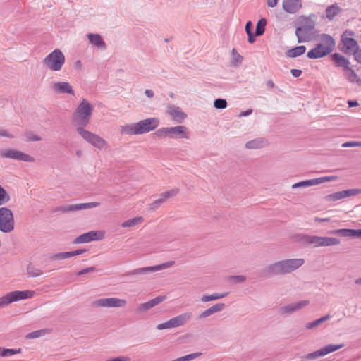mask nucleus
<instances>
[{
  "instance_id": "obj_47",
  "label": "nucleus",
  "mask_w": 361,
  "mask_h": 361,
  "mask_svg": "<svg viewBox=\"0 0 361 361\" xmlns=\"http://www.w3.org/2000/svg\"><path fill=\"white\" fill-rule=\"evenodd\" d=\"M228 279L235 283H242L246 281V276L243 275L230 276Z\"/></svg>"
},
{
  "instance_id": "obj_54",
  "label": "nucleus",
  "mask_w": 361,
  "mask_h": 361,
  "mask_svg": "<svg viewBox=\"0 0 361 361\" xmlns=\"http://www.w3.org/2000/svg\"><path fill=\"white\" fill-rule=\"evenodd\" d=\"M212 314H213V312H211L209 308H208V309L205 310L204 311L202 312L200 314L199 318L200 319H204V318L209 317V316H211Z\"/></svg>"
},
{
  "instance_id": "obj_14",
  "label": "nucleus",
  "mask_w": 361,
  "mask_h": 361,
  "mask_svg": "<svg viewBox=\"0 0 361 361\" xmlns=\"http://www.w3.org/2000/svg\"><path fill=\"white\" fill-rule=\"evenodd\" d=\"M343 346V344H329L317 351L306 355L305 358L307 360H314L319 357L325 356L331 353L335 352L342 348Z\"/></svg>"
},
{
  "instance_id": "obj_23",
  "label": "nucleus",
  "mask_w": 361,
  "mask_h": 361,
  "mask_svg": "<svg viewBox=\"0 0 361 361\" xmlns=\"http://www.w3.org/2000/svg\"><path fill=\"white\" fill-rule=\"evenodd\" d=\"M341 42L343 46V51L346 54H353V52L358 48V44L353 38H345L344 39H341Z\"/></svg>"
},
{
  "instance_id": "obj_63",
  "label": "nucleus",
  "mask_w": 361,
  "mask_h": 361,
  "mask_svg": "<svg viewBox=\"0 0 361 361\" xmlns=\"http://www.w3.org/2000/svg\"><path fill=\"white\" fill-rule=\"evenodd\" d=\"M278 4V0H267V6L270 8L275 7Z\"/></svg>"
},
{
  "instance_id": "obj_10",
  "label": "nucleus",
  "mask_w": 361,
  "mask_h": 361,
  "mask_svg": "<svg viewBox=\"0 0 361 361\" xmlns=\"http://www.w3.org/2000/svg\"><path fill=\"white\" fill-rule=\"evenodd\" d=\"M174 262L173 261H169L161 264L155 265V266H151V267H142L135 269L133 270H131L128 271L126 275L127 276H137V275H145L149 274L152 272L158 271L166 268H169L173 265Z\"/></svg>"
},
{
  "instance_id": "obj_55",
  "label": "nucleus",
  "mask_w": 361,
  "mask_h": 361,
  "mask_svg": "<svg viewBox=\"0 0 361 361\" xmlns=\"http://www.w3.org/2000/svg\"><path fill=\"white\" fill-rule=\"evenodd\" d=\"M95 270V268L94 267H88V268H85L84 269H82L79 271L77 272V275L78 276H81V275H83L85 274H87V273H90V272H92Z\"/></svg>"
},
{
  "instance_id": "obj_59",
  "label": "nucleus",
  "mask_w": 361,
  "mask_h": 361,
  "mask_svg": "<svg viewBox=\"0 0 361 361\" xmlns=\"http://www.w3.org/2000/svg\"><path fill=\"white\" fill-rule=\"evenodd\" d=\"M85 251H86L85 250H82V249H79V250H73V251H70L71 256L72 257H74V256L80 255L83 254Z\"/></svg>"
},
{
  "instance_id": "obj_9",
  "label": "nucleus",
  "mask_w": 361,
  "mask_h": 361,
  "mask_svg": "<svg viewBox=\"0 0 361 361\" xmlns=\"http://www.w3.org/2000/svg\"><path fill=\"white\" fill-rule=\"evenodd\" d=\"M127 304V301L119 298H102L93 302L94 307L122 308Z\"/></svg>"
},
{
  "instance_id": "obj_42",
  "label": "nucleus",
  "mask_w": 361,
  "mask_h": 361,
  "mask_svg": "<svg viewBox=\"0 0 361 361\" xmlns=\"http://www.w3.org/2000/svg\"><path fill=\"white\" fill-rule=\"evenodd\" d=\"M10 200L8 193L0 185V206L5 204Z\"/></svg>"
},
{
  "instance_id": "obj_46",
  "label": "nucleus",
  "mask_w": 361,
  "mask_h": 361,
  "mask_svg": "<svg viewBox=\"0 0 361 361\" xmlns=\"http://www.w3.org/2000/svg\"><path fill=\"white\" fill-rule=\"evenodd\" d=\"M335 176H323L317 178L313 179L314 185H319L327 181H331L336 180Z\"/></svg>"
},
{
  "instance_id": "obj_16",
  "label": "nucleus",
  "mask_w": 361,
  "mask_h": 361,
  "mask_svg": "<svg viewBox=\"0 0 361 361\" xmlns=\"http://www.w3.org/2000/svg\"><path fill=\"white\" fill-rule=\"evenodd\" d=\"M99 205V202H87V203H80L75 204H68L61 206L58 208L57 211L62 213H68L71 212L87 209L90 208L97 207Z\"/></svg>"
},
{
  "instance_id": "obj_58",
  "label": "nucleus",
  "mask_w": 361,
  "mask_h": 361,
  "mask_svg": "<svg viewBox=\"0 0 361 361\" xmlns=\"http://www.w3.org/2000/svg\"><path fill=\"white\" fill-rule=\"evenodd\" d=\"M130 358L128 356H119L107 361H130Z\"/></svg>"
},
{
  "instance_id": "obj_51",
  "label": "nucleus",
  "mask_w": 361,
  "mask_h": 361,
  "mask_svg": "<svg viewBox=\"0 0 361 361\" xmlns=\"http://www.w3.org/2000/svg\"><path fill=\"white\" fill-rule=\"evenodd\" d=\"M343 147H361V142L356 141H350L346 142L342 144Z\"/></svg>"
},
{
  "instance_id": "obj_57",
  "label": "nucleus",
  "mask_w": 361,
  "mask_h": 361,
  "mask_svg": "<svg viewBox=\"0 0 361 361\" xmlns=\"http://www.w3.org/2000/svg\"><path fill=\"white\" fill-rule=\"evenodd\" d=\"M354 35V32L350 30H346L341 36V39H344L345 38H352L351 37Z\"/></svg>"
},
{
  "instance_id": "obj_64",
  "label": "nucleus",
  "mask_w": 361,
  "mask_h": 361,
  "mask_svg": "<svg viewBox=\"0 0 361 361\" xmlns=\"http://www.w3.org/2000/svg\"><path fill=\"white\" fill-rule=\"evenodd\" d=\"M252 112V109H248L247 111H242L239 116L240 117H245V116H250Z\"/></svg>"
},
{
  "instance_id": "obj_21",
  "label": "nucleus",
  "mask_w": 361,
  "mask_h": 361,
  "mask_svg": "<svg viewBox=\"0 0 361 361\" xmlns=\"http://www.w3.org/2000/svg\"><path fill=\"white\" fill-rule=\"evenodd\" d=\"M329 54L330 53L326 50L323 45L318 44L314 48L307 52V57L309 59H319L324 57Z\"/></svg>"
},
{
  "instance_id": "obj_62",
  "label": "nucleus",
  "mask_w": 361,
  "mask_h": 361,
  "mask_svg": "<svg viewBox=\"0 0 361 361\" xmlns=\"http://www.w3.org/2000/svg\"><path fill=\"white\" fill-rule=\"evenodd\" d=\"M290 73L293 77L298 78L302 74V71L300 69H291Z\"/></svg>"
},
{
  "instance_id": "obj_30",
  "label": "nucleus",
  "mask_w": 361,
  "mask_h": 361,
  "mask_svg": "<svg viewBox=\"0 0 361 361\" xmlns=\"http://www.w3.org/2000/svg\"><path fill=\"white\" fill-rule=\"evenodd\" d=\"M310 238L311 235L302 233L295 234L292 237L294 242L299 243L304 245H310Z\"/></svg>"
},
{
  "instance_id": "obj_31",
  "label": "nucleus",
  "mask_w": 361,
  "mask_h": 361,
  "mask_svg": "<svg viewBox=\"0 0 361 361\" xmlns=\"http://www.w3.org/2000/svg\"><path fill=\"white\" fill-rule=\"evenodd\" d=\"M331 317V315L326 314V315L322 317L319 319H316L313 322L306 323L305 327L306 329H315L318 326H319L321 324H322L323 322L330 319Z\"/></svg>"
},
{
  "instance_id": "obj_35",
  "label": "nucleus",
  "mask_w": 361,
  "mask_h": 361,
  "mask_svg": "<svg viewBox=\"0 0 361 361\" xmlns=\"http://www.w3.org/2000/svg\"><path fill=\"white\" fill-rule=\"evenodd\" d=\"M243 56L239 54L235 49H233L231 54V63L233 66H239L243 61Z\"/></svg>"
},
{
  "instance_id": "obj_52",
  "label": "nucleus",
  "mask_w": 361,
  "mask_h": 361,
  "mask_svg": "<svg viewBox=\"0 0 361 361\" xmlns=\"http://www.w3.org/2000/svg\"><path fill=\"white\" fill-rule=\"evenodd\" d=\"M0 137L13 138L14 135L10 133L8 130L0 129Z\"/></svg>"
},
{
  "instance_id": "obj_48",
  "label": "nucleus",
  "mask_w": 361,
  "mask_h": 361,
  "mask_svg": "<svg viewBox=\"0 0 361 361\" xmlns=\"http://www.w3.org/2000/svg\"><path fill=\"white\" fill-rule=\"evenodd\" d=\"M216 109H224L227 106V102L224 99H216L214 102Z\"/></svg>"
},
{
  "instance_id": "obj_37",
  "label": "nucleus",
  "mask_w": 361,
  "mask_h": 361,
  "mask_svg": "<svg viewBox=\"0 0 361 361\" xmlns=\"http://www.w3.org/2000/svg\"><path fill=\"white\" fill-rule=\"evenodd\" d=\"M21 349H8L0 348V355L1 357H11L16 354L20 353Z\"/></svg>"
},
{
  "instance_id": "obj_43",
  "label": "nucleus",
  "mask_w": 361,
  "mask_h": 361,
  "mask_svg": "<svg viewBox=\"0 0 361 361\" xmlns=\"http://www.w3.org/2000/svg\"><path fill=\"white\" fill-rule=\"evenodd\" d=\"M71 257V252H59L52 255L50 257V259L51 260H62L67 258Z\"/></svg>"
},
{
  "instance_id": "obj_4",
  "label": "nucleus",
  "mask_w": 361,
  "mask_h": 361,
  "mask_svg": "<svg viewBox=\"0 0 361 361\" xmlns=\"http://www.w3.org/2000/svg\"><path fill=\"white\" fill-rule=\"evenodd\" d=\"M154 135L159 138L174 140L190 138V131L185 126L162 127L157 129L155 131Z\"/></svg>"
},
{
  "instance_id": "obj_3",
  "label": "nucleus",
  "mask_w": 361,
  "mask_h": 361,
  "mask_svg": "<svg viewBox=\"0 0 361 361\" xmlns=\"http://www.w3.org/2000/svg\"><path fill=\"white\" fill-rule=\"evenodd\" d=\"M304 262L302 258L283 259L269 264L265 271L270 275H285L297 270Z\"/></svg>"
},
{
  "instance_id": "obj_13",
  "label": "nucleus",
  "mask_w": 361,
  "mask_h": 361,
  "mask_svg": "<svg viewBox=\"0 0 361 361\" xmlns=\"http://www.w3.org/2000/svg\"><path fill=\"white\" fill-rule=\"evenodd\" d=\"M340 240L336 238L311 235L310 245L314 247H327L337 245Z\"/></svg>"
},
{
  "instance_id": "obj_28",
  "label": "nucleus",
  "mask_w": 361,
  "mask_h": 361,
  "mask_svg": "<svg viewBox=\"0 0 361 361\" xmlns=\"http://www.w3.org/2000/svg\"><path fill=\"white\" fill-rule=\"evenodd\" d=\"M295 35L299 43L305 42L309 40L308 30L303 27H299L295 30Z\"/></svg>"
},
{
  "instance_id": "obj_8",
  "label": "nucleus",
  "mask_w": 361,
  "mask_h": 361,
  "mask_svg": "<svg viewBox=\"0 0 361 361\" xmlns=\"http://www.w3.org/2000/svg\"><path fill=\"white\" fill-rule=\"evenodd\" d=\"M14 218L11 210L7 207L0 208V231L11 233L14 229Z\"/></svg>"
},
{
  "instance_id": "obj_1",
  "label": "nucleus",
  "mask_w": 361,
  "mask_h": 361,
  "mask_svg": "<svg viewBox=\"0 0 361 361\" xmlns=\"http://www.w3.org/2000/svg\"><path fill=\"white\" fill-rule=\"evenodd\" d=\"M94 106L86 99H82L72 115V121L76 126V132L86 142L94 147L102 149L108 146L107 142L99 135L85 128L91 120Z\"/></svg>"
},
{
  "instance_id": "obj_60",
  "label": "nucleus",
  "mask_w": 361,
  "mask_h": 361,
  "mask_svg": "<svg viewBox=\"0 0 361 361\" xmlns=\"http://www.w3.org/2000/svg\"><path fill=\"white\" fill-rule=\"evenodd\" d=\"M179 192H180V190L178 188H173V189H171V190L167 191V192L169 193V197L171 198L177 195L179 193Z\"/></svg>"
},
{
  "instance_id": "obj_20",
  "label": "nucleus",
  "mask_w": 361,
  "mask_h": 361,
  "mask_svg": "<svg viewBox=\"0 0 361 361\" xmlns=\"http://www.w3.org/2000/svg\"><path fill=\"white\" fill-rule=\"evenodd\" d=\"M269 145L268 140L264 137H257L247 141L245 147L248 149H259L267 147Z\"/></svg>"
},
{
  "instance_id": "obj_29",
  "label": "nucleus",
  "mask_w": 361,
  "mask_h": 361,
  "mask_svg": "<svg viewBox=\"0 0 361 361\" xmlns=\"http://www.w3.org/2000/svg\"><path fill=\"white\" fill-rule=\"evenodd\" d=\"M306 51V47L303 45L298 46L295 48L289 49L286 55L287 57L295 58L302 55Z\"/></svg>"
},
{
  "instance_id": "obj_34",
  "label": "nucleus",
  "mask_w": 361,
  "mask_h": 361,
  "mask_svg": "<svg viewBox=\"0 0 361 361\" xmlns=\"http://www.w3.org/2000/svg\"><path fill=\"white\" fill-rule=\"evenodd\" d=\"M228 295V293H213L211 295H204L201 298V301L202 302H207L212 300H216L219 299H221L225 298Z\"/></svg>"
},
{
  "instance_id": "obj_38",
  "label": "nucleus",
  "mask_w": 361,
  "mask_h": 361,
  "mask_svg": "<svg viewBox=\"0 0 361 361\" xmlns=\"http://www.w3.org/2000/svg\"><path fill=\"white\" fill-rule=\"evenodd\" d=\"M49 331L47 329H40L27 334L25 336L27 339H34L42 337L47 334Z\"/></svg>"
},
{
  "instance_id": "obj_32",
  "label": "nucleus",
  "mask_w": 361,
  "mask_h": 361,
  "mask_svg": "<svg viewBox=\"0 0 361 361\" xmlns=\"http://www.w3.org/2000/svg\"><path fill=\"white\" fill-rule=\"evenodd\" d=\"M144 218L142 216H136L130 219H128L121 224L123 228H130L137 226L143 222Z\"/></svg>"
},
{
  "instance_id": "obj_5",
  "label": "nucleus",
  "mask_w": 361,
  "mask_h": 361,
  "mask_svg": "<svg viewBox=\"0 0 361 361\" xmlns=\"http://www.w3.org/2000/svg\"><path fill=\"white\" fill-rule=\"evenodd\" d=\"M66 59L63 53L59 49H55L43 59V65L53 72L60 71L65 64Z\"/></svg>"
},
{
  "instance_id": "obj_61",
  "label": "nucleus",
  "mask_w": 361,
  "mask_h": 361,
  "mask_svg": "<svg viewBox=\"0 0 361 361\" xmlns=\"http://www.w3.org/2000/svg\"><path fill=\"white\" fill-rule=\"evenodd\" d=\"M245 31L247 32V34H250V33H253L252 32V23L251 21H248L247 22L246 25H245Z\"/></svg>"
},
{
  "instance_id": "obj_17",
  "label": "nucleus",
  "mask_w": 361,
  "mask_h": 361,
  "mask_svg": "<svg viewBox=\"0 0 361 361\" xmlns=\"http://www.w3.org/2000/svg\"><path fill=\"white\" fill-rule=\"evenodd\" d=\"M51 90L59 94H68L74 95L75 92L72 85L68 82H53L51 84Z\"/></svg>"
},
{
  "instance_id": "obj_33",
  "label": "nucleus",
  "mask_w": 361,
  "mask_h": 361,
  "mask_svg": "<svg viewBox=\"0 0 361 361\" xmlns=\"http://www.w3.org/2000/svg\"><path fill=\"white\" fill-rule=\"evenodd\" d=\"M345 77L346 79L352 83H358L360 81V78L354 70L350 67L345 71Z\"/></svg>"
},
{
  "instance_id": "obj_11",
  "label": "nucleus",
  "mask_w": 361,
  "mask_h": 361,
  "mask_svg": "<svg viewBox=\"0 0 361 361\" xmlns=\"http://www.w3.org/2000/svg\"><path fill=\"white\" fill-rule=\"evenodd\" d=\"M0 157L23 161L25 162L35 161L33 157L16 149H1L0 150Z\"/></svg>"
},
{
  "instance_id": "obj_36",
  "label": "nucleus",
  "mask_w": 361,
  "mask_h": 361,
  "mask_svg": "<svg viewBox=\"0 0 361 361\" xmlns=\"http://www.w3.org/2000/svg\"><path fill=\"white\" fill-rule=\"evenodd\" d=\"M340 11L341 8L336 5L330 6L326 10V18L331 20Z\"/></svg>"
},
{
  "instance_id": "obj_7",
  "label": "nucleus",
  "mask_w": 361,
  "mask_h": 361,
  "mask_svg": "<svg viewBox=\"0 0 361 361\" xmlns=\"http://www.w3.org/2000/svg\"><path fill=\"white\" fill-rule=\"evenodd\" d=\"M33 295L34 292L31 290L10 292L0 298V308H4L13 302L31 298Z\"/></svg>"
},
{
  "instance_id": "obj_25",
  "label": "nucleus",
  "mask_w": 361,
  "mask_h": 361,
  "mask_svg": "<svg viewBox=\"0 0 361 361\" xmlns=\"http://www.w3.org/2000/svg\"><path fill=\"white\" fill-rule=\"evenodd\" d=\"M320 39L321 42L319 44L323 45L326 50L331 53L335 47L334 38L329 35L323 34L321 35Z\"/></svg>"
},
{
  "instance_id": "obj_40",
  "label": "nucleus",
  "mask_w": 361,
  "mask_h": 361,
  "mask_svg": "<svg viewBox=\"0 0 361 361\" xmlns=\"http://www.w3.org/2000/svg\"><path fill=\"white\" fill-rule=\"evenodd\" d=\"M325 198L327 201L334 202V201H337V200L343 199L344 196H343V191L341 190V191H338V192L328 195L327 196H326Z\"/></svg>"
},
{
  "instance_id": "obj_18",
  "label": "nucleus",
  "mask_w": 361,
  "mask_h": 361,
  "mask_svg": "<svg viewBox=\"0 0 361 361\" xmlns=\"http://www.w3.org/2000/svg\"><path fill=\"white\" fill-rule=\"evenodd\" d=\"M282 6L283 10L288 13L295 14L302 7L301 0H283Z\"/></svg>"
},
{
  "instance_id": "obj_56",
  "label": "nucleus",
  "mask_w": 361,
  "mask_h": 361,
  "mask_svg": "<svg viewBox=\"0 0 361 361\" xmlns=\"http://www.w3.org/2000/svg\"><path fill=\"white\" fill-rule=\"evenodd\" d=\"M41 137L37 135L29 134L27 135V141H40Z\"/></svg>"
},
{
  "instance_id": "obj_26",
  "label": "nucleus",
  "mask_w": 361,
  "mask_h": 361,
  "mask_svg": "<svg viewBox=\"0 0 361 361\" xmlns=\"http://www.w3.org/2000/svg\"><path fill=\"white\" fill-rule=\"evenodd\" d=\"M332 60L336 63L337 66L343 68L344 71L350 68V61L345 56L340 54L335 53L331 55Z\"/></svg>"
},
{
  "instance_id": "obj_50",
  "label": "nucleus",
  "mask_w": 361,
  "mask_h": 361,
  "mask_svg": "<svg viewBox=\"0 0 361 361\" xmlns=\"http://www.w3.org/2000/svg\"><path fill=\"white\" fill-rule=\"evenodd\" d=\"M164 200L162 199V197L159 195V198L156 200L155 201H154L151 204H150V209L152 210H155L157 209V208L159 207V206L164 203Z\"/></svg>"
},
{
  "instance_id": "obj_2",
  "label": "nucleus",
  "mask_w": 361,
  "mask_h": 361,
  "mask_svg": "<svg viewBox=\"0 0 361 361\" xmlns=\"http://www.w3.org/2000/svg\"><path fill=\"white\" fill-rule=\"evenodd\" d=\"M159 124L158 118H147L136 123L120 126L119 133L122 135H142L155 130Z\"/></svg>"
},
{
  "instance_id": "obj_39",
  "label": "nucleus",
  "mask_w": 361,
  "mask_h": 361,
  "mask_svg": "<svg viewBox=\"0 0 361 361\" xmlns=\"http://www.w3.org/2000/svg\"><path fill=\"white\" fill-rule=\"evenodd\" d=\"M267 20L265 18H261L257 22L255 32L256 36H260L264 32Z\"/></svg>"
},
{
  "instance_id": "obj_22",
  "label": "nucleus",
  "mask_w": 361,
  "mask_h": 361,
  "mask_svg": "<svg viewBox=\"0 0 361 361\" xmlns=\"http://www.w3.org/2000/svg\"><path fill=\"white\" fill-rule=\"evenodd\" d=\"M164 296H157L148 302L140 304L137 307V310L140 312H146L161 303L162 301L164 300Z\"/></svg>"
},
{
  "instance_id": "obj_41",
  "label": "nucleus",
  "mask_w": 361,
  "mask_h": 361,
  "mask_svg": "<svg viewBox=\"0 0 361 361\" xmlns=\"http://www.w3.org/2000/svg\"><path fill=\"white\" fill-rule=\"evenodd\" d=\"M27 274L31 277H37L42 274V271L33 266L29 265L27 268Z\"/></svg>"
},
{
  "instance_id": "obj_53",
  "label": "nucleus",
  "mask_w": 361,
  "mask_h": 361,
  "mask_svg": "<svg viewBox=\"0 0 361 361\" xmlns=\"http://www.w3.org/2000/svg\"><path fill=\"white\" fill-rule=\"evenodd\" d=\"M353 54L354 56L355 60L359 63H361V49H359V47L353 52Z\"/></svg>"
},
{
  "instance_id": "obj_15",
  "label": "nucleus",
  "mask_w": 361,
  "mask_h": 361,
  "mask_svg": "<svg viewBox=\"0 0 361 361\" xmlns=\"http://www.w3.org/2000/svg\"><path fill=\"white\" fill-rule=\"evenodd\" d=\"M310 304L307 300L285 305L279 308V312L282 314H290L297 312Z\"/></svg>"
},
{
  "instance_id": "obj_12",
  "label": "nucleus",
  "mask_w": 361,
  "mask_h": 361,
  "mask_svg": "<svg viewBox=\"0 0 361 361\" xmlns=\"http://www.w3.org/2000/svg\"><path fill=\"white\" fill-rule=\"evenodd\" d=\"M105 232L103 231H91L78 236L74 243L77 244L87 243L94 240H100L104 238Z\"/></svg>"
},
{
  "instance_id": "obj_6",
  "label": "nucleus",
  "mask_w": 361,
  "mask_h": 361,
  "mask_svg": "<svg viewBox=\"0 0 361 361\" xmlns=\"http://www.w3.org/2000/svg\"><path fill=\"white\" fill-rule=\"evenodd\" d=\"M192 317V314L190 312H186L183 314H180L176 317H174L169 320L159 324L157 326V329L158 330H164V329H170L178 328L179 326H183L188 322L191 320Z\"/></svg>"
},
{
  "instance_id": "obj_44",
  "label": "nucleus",
  "mask_w": 361,
  "mask_h": 361,
  "mask_svg": "<svg viewBox=\"0 0 361 361\" xmlns=\"http://www.w3.org/2000/svg\"><path fill=\"white\" fill-rule=\"evenodd\" d=\"M314 185L313 179L306 180L304 181L298 182L292 185L293 189L302 188V187H310Z\"/></svg>"
},
{
  "instance_id": "obj_49",
  "label": "nucleus",
  "mask_w": 361,
  "mask_h": 361,
  "mask_svg": "<svg viewBox=\"0 0 361 361\" xmlns=\"http://www.w3.org/2000/svg\"><path fill=\"white\" fill-rule=\"evenodd\" d=\"M225 308V305L224 303H216L212 307H209V310L211 312H213V314L222 311Z\"/></svg>"
},
{
  "instance_id": "obj_27",
  "label": "nucleus",
  "mask_w": 361,
  "mask_h": 361,
  "mask_svg": "<svg viewBox=\"0 0 361 361\" xmlns=\"http://www.w3.org/2000/svg\"><path fill=\"white\" fill-rule=\"evenodd\" d=\"M332 233L343 237H357L358 238V229L341 228L332 231Z\"/></svg>"
},
{
  "instance_id": "obj_19",
  "label": "nucleus",
  "mask_w": 361,
  "mask_h": 361,
  "mask_svg": "<svg viewBox=\"0 0 361 361\" xmlns=\"http://www.w3.org/2000/svg\"><path fill=\"white\" fill-rule=\"evenodd\" d=\"M166 113L178 123L183 121L187 117V115L182 111L181 109L175 105L169 106L166 109Z\"/></svg>"
},
{
  "instance_id": "obj_45",
  "label": "nucleus",
  "mask_w": 361,
  "mask_h": 361,
  "mask_svg": "<svg viewBox=\"0 0 361 361\" xmlns=\"http://www.w3.org/2000/svg\"><path fill=\"white\" fill-rule=\"evenodd\" d=\"M342 191L343 193L344 198L361 194V189L358 188L348 189Z\"/></svg>"
},
{
  "instance_id": "obj_24",
  "label": "nucleus",
  "mask_w": 361,
  "mask_h": 361,
  "mask_svg": "<svg viewBox=\"0 0 361 361\" xmlns=\"http://www.w3.org/2000/svg\"><path fill=\"white\" fill-rule=\"evenodd\" d=\"M89 42L98 49H105L106 44L99 34L90 33L87 35Z\"/></svg>"
}]
</instances>
